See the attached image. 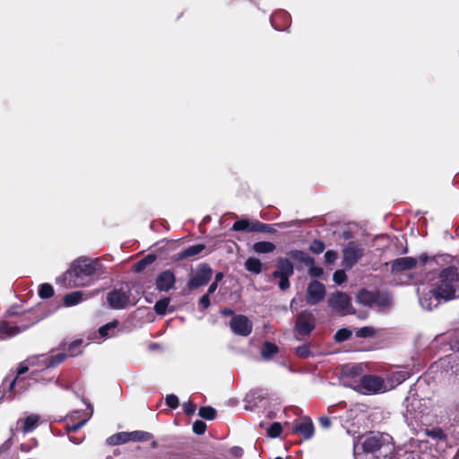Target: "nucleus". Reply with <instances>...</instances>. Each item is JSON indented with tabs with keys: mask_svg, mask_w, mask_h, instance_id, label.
Instances as JSON below:
<instances>
[{
	"mask_svg": "<svg viewBox=\"0 0 459 459\" xmlns=\"http://www.w3.org/2000/svg\"><path fill=\"white\" fill-rule=\"evenodd\" d=\"M424 264L438 273L429 279V286L435 287L436 294L443 301L459 299V267L450 265L452 256L440 255L431 258L420 256Z\"/></svg>",
	"mask_w": 459,
	"mask_h": 459,
	"instance_id": "obj_1",
	"label": "nucleus"
},
{
	"mask_svg": "<svg viewBox=\"0 0 459 459\" xmlns=\"http://www.w3.org/2000/svg\"><path fill=\"white\" fill-rule=\"evenodd\" d=\"M103 266L99 258L81 256L75 259L65 273L71 287H88L102 278Z\"/></svg>",
	"mask_w": 459,
	"mask_h": 459,
	"instance_id": "obj_2",
	"label": "nucleus"
},
{
	"mask_svg": "<svg viewBox=\"0 0 459 459\" xmlns=\"http://www.w3.org/2000/svg\"><path fill=\"white\" fill-rule=\"evenodd\" d=\"M34 382V377L16 376L9 381L7 391L4 393L2 398L5 401H12L16 397H20L32 385Z\"/></svg>",
	"mask_w": 459,
	"mask_h": 459,
	"instance_id": "obj_3",
	"label": "nucleus"
},
{
	"mask_svg": "<svg viewBox=\"0 0 459 459\" xmlns=\"http://www.w3.org/2000/svg\"><path fill=\"white\" fill-rule=\"evenodd\" d=\"M405 411L403 418L408 426L422 421L427 408H422L421 400L416 397H407L404 401Z\"/></svg>",
	"mask_w": 459,
	"mask_h": 459,
	"instance_id": "obj_4",
	"label": "nucleus"
},
{
	"mask_svg": "<svg viewBox=\"0 0 459 459\" xmlns=\"http://www.w3.org/2000/svg\"><path fill=\"white\" fill-rule=\"evenodd\" d=\"M294 273V266L289 258L280 257L277 259L276 270L273 276L279 279V288L285 290L290 288V277Z\"/></svg>",
	"mask_w": 459,
	"mask_h": 459,
	"instance_id": "obj_5",
	"label": "nucleus"
},
{
	"mask_svg": "<svg viewBox=\"0 0 459 459\" xmlns=\"http://www.w3.org/2000/svg\"><path fill=\"white\" fill-rule=\"evenodd\" d=\"M66 358L64 352L56 353L51 351L48 354H39L28 359V363L30 366H38L40 368H49L59 365Z\"/></svg>",
	"mask_w": 459,
	"mask_h": 459,
	"instance_id": "obj_6",
	"label": "nucleus"
},
{
	"mask_svg": "<svg viewBox=\"0 0 459 459\" xmlns=\"http://www.w3.org/2000/svg\"><path fill=\"white\" fill-rule=\"evenodd\" d=\"M360 386L365 394L385 393L394 387V385L390 387L387 386L382 377L374 375H365L361 377Z\"/></svg>",
	"mask_w": 459,
	"mask_h": 459,
	"instance_id": "obj_7",
	"label": "nucleus"
},
{
	"mask_svg": "<svg viewBox=\"0 0 459 459\" xmlns=\"http://www.w3.org/2000/svg\"><path fill=\"white\" fill-rule=\"evenodd\" d=\"M212 276V270L211 266L205 263L201 264L195 269L194 274L187 281V288L189 290H195L201 286L206 285Z\"/></svg>",
	"mask_w": 459,
	"mask_h": 459,
	"instance_id": "obj_8",
	"label": "nucleus"
},
{
	"mask_svg": "<svg viewBox=\"0 0 459 459\" xmlns=\"http://www.w3.org/2000/svg\"><path fill=\"white\" fill-rule=\"evenodd\" d=\"M107 301L113 309H123L129 305H134L136 302L130 299V291L123 289L113 290L107 295Z\"/></svg>",
	"mask_w": 459,
	"mask_h": 459,
	"instance_id": "obj_9",
	"label": "nucleus"
},
{
	"mask_svg": "<svg viewBox=\"0 0 459 459\" xmlns=\"http://www.w3.org/2000/svg\"><path fill=\"white\" fill-rule=\"evenodd\" d=\"M315 328V316L309 311H301L296 320L295 331L299 335H308Z\"/></svg>",
	"mask_w": 459,
	"mask_h": 459,
	"instance_id": "obj_10",
	"label": "nucleus"
},
{
	"mask_svg": "<svg viewBox=\"0 0 459 459\" xmlns=\"http://www.w3.org/2000/svg\"><path fill=\"white\" fill-rule=\"evenodd\" d=\"M359 453H377L385 451H393L389 445H385L382 439L377 435L366 437L359 446Z\"/></svg>",
	"mask_w": 459,
	"mask_h": 459,
	"instance_id": "obj_11",
	"label": "nucleus"
},
{
	"mask_svg": "<svg viewBox=\"0 0 459 459\" xmlns=\"http://www.w3.org/2000/svg\"><path fill=\"white\" fill-rule=\"evenodd\" d=\"M327 302L333 311L347 314L351 305V299L346 293L336 291L330 294Z\"/></svg>",
	"mask_w": 459,
	"mask_h": 459,
	"instance_id": "obj_12",
	"label": "nucleus"
},
{
	"mask_svg": "<svg viewBox=\"0 0 459 459\" xmlns=\"http://www.w3.org/2000/svg\"><path fill=\"white\" fill-rule=\"evenodd\" d=\"M230 326L235 334L245 337L249 335L253 329L252 322L243 315L233 316Z\"/></svg>",
	"mask_w": 459,
	"mask_h": 459,
	"instance_id": "obj_13",
	"label": "nucleus"
},
{
	"mask_svg": "<svg viewBox=\"0 0 459 459\" xmlns=\"http://www.w3.org/2000/svg\"><path fill=\"white\" fill-rule=\"evenodd\" d=\"M325 287L320 281H312L307 289V301L310 305H316L322 301L325 296Z\"/></svg>",
	"mask_w": 459,
	"mask_h": 459,
	"instance_id": "obj_14",
	"label": "nucleus"
},
{
	"mask_svg": "<svg viewBox=\"0 0 459 459\" xmlns=\"http://www.w3.org/2000/svg\"><path fill=\"white\" fill-rule=\"evenodd\" d=\"M363 255V248L355 242H349L343 248V262L345 266L352 267Z\"/></svg>",
	"mask_w": 459,
	"mask_h": 459,
	"instance_id": "obj_15",
	"label": "nucleus"
},
{
	"mask_svg": "<svg viewBox=\"0 0 459 459\" xmlns=\"http://www.w3.org/2000/svg\"><path fill=\"white\" fill-rule=\"evenodd\" d=\"M429 287V290L423 292L419 298L420 305L426 310H432L439 305L441 300H443L441 297H438L436 294L435 287Z\"/></svg>",
	"mask_w": 459,
	"mask_h": 459,
	"instance_id": "obj_16",
	"label": "nucleus"
},
{
	"mask_svg": "<svg viewBox=\"0 0 459 459\" xmlns=\"http://www.w3.org/2000/svg\"><path fill=\"white\" fill-rule=\"evenodd\" d=\"M156 288L160 291H169L174 288L176 277L172 271L166 270L161 272L156 278Z\"/></svg>",
	"mask_w": 459,
	"mask_h": 459,
	"instance_id": "obj_17",
	"label": "nucleus"
},
{
	"mask_svg": "<svg viewBox=\"0 0 459 459\" xmlns=\"http://www.w3.org/2000/svg\"><path fill=\"white\" fill-rule=\"evenodd\" d=\"M39 421V415L29 414L24 419H20L17 420L15 430L20 429L23 434H28L37 428Z\"/></svg>",
	"mask_w": 459,
	"mask_h": 459,
	"instance_id": "obj_18",
	"label": "nucleus"
},
{
	"mask_svg": "<svg viewBox=\"0 0 459 459\" xmlns=\"http://www.w3.org/2000/svg\"><path fill=\"white\" fill-rule=\"evenodd\" d=\"M35 322V320H32L27 325L12 326L9 325L8 323L3 321L0 323V334L2 335L3 338L13 337L18 333L28 329L30 325H34Z\"/></svg>",
	"mask_w": 459,
	"mask_h": 459,
	"instance_id": "obj_19",
	"label": "nucleus"
},
{
	"mask_svg": "<svg viewBox=\"0 0 459 459\" xmlns=\"http://www.w3.org/2000/svg\"><path fill=\"white\" fill-rule=\"evenodd\" d=\"M417 260L413 257L405 256L400 257L394 260L391 264V269L393 273H398L405 270H410L415 267Z\"/></svg>",
	"mask_w": 459,
	"mask_h": 459,
	"instance_id": "obj_20",
	"label": "nucleus"
},
{
	"mask_svg": "<svg viewBox=\"0 0 459 459\" xmlns=\"http://www.w3.org/2000/svg\"><path fill=\"white\" fill-rule=\"evenodd\" d=\"M354 456L355 459H392L393 451H381L377 453H359L358 445L354 446Z\"/></svg>",
	"mask_w": 459,
	"mask_h": 459,
	"instance_id": "obj_21",
	"label": "nucleus"
},
{
	"mask_svg": "<svg viewBox=\"0 0 459 459\" xmlns=\"http://www.w3.org/2000/svg\"><path fill=\"white\" fill-rule=\"evenodd\" d=\"M99 293V290L92 292L91 294L85 295L82 291H73L65 295L64 297V305L65 307H73L78 305L82 301L87 299L89 297L93 296L94 294Z\"/></svg>",
	"mask_w": 459,
	"mask_h": 459,
	"instance_id": "obj_22",
	"label": "nucleus"
},
{
	"mask_svg": "<svg viewBox=\"0 0 459 459\" xmlns=\"http://www.w3.org/2000/svg\"><path fill=\"white\" fill-rule=\"evenodd\" d=\"M293 431L307 439L310 438L314 434L313 422L308 419L303 420L293 426Z\"/></svg>",
	"mask_w": 459,
	"mask_h": 459,
	"instance_id": "obj_23",
	"label": "nucleus"
},
{
	"mask_svg": "<svg viewBox=\"0 0 459 459\" xmlns=\"http://www.w3.org/2000/svg\"><path fill=\"white\" fill-rule=\"evenodd\" d=\"M287 255L289 256V259L303 263L306 265L312 264V263L314 262V258L302 250H290L287 253Z\"/></svg>",
	"mask_w": 459,
	"mask_h": 459,
	"instance_id": "obj_24",
	"label": "nucleus"
},
{
	"mask_svg": "<svg viewBox=\"0 0 459 459\" xmlns=\"http://www.w3.org/2000/svg\"><path fill=\"white\" fill-rule=\"evenodd\" d=\"M205 249V245L196 244L190 246L178 254L179 259H185L200 255Z\"/></svg>",
	"mask_w": 459,
	"mask_h": 459,
	"instance_id": "obj_25",
	"label": "nucleus"
},
{
	"mask_svg": "<svg viewBox=\"0 0 459 459\" xmlns=\"http://www.w3.org/2000/svg\"><path fill=\"white\" fill-rule=\"evenodd\" d=\"M374 300V307H377L380 310L388 308L391 305L392 299L389 294L385 292H376Z\"/></svg>",
	"mask_w": 459,
	"mask_h": 459,
	"instance_id": "obj_26",
	"label": "nucleus"
},
{
	"mask_svg": "<svg viewBox=\"0 0 459 459\" xmlns=\"http://www.w3.org/2000/svg\"><path fill=\"white\" fill-rule=\"evenodd\" d=\"M376 292L361 290L357 294V301L364 306L374 307Z\"/></svg>",
	"mask_w": 459,
	"mask_h": 459,
	"instance_id": "obj_27",
	"label": "nucleus"
},
{
	"mask_svg": "<svg viewBox=\"0 0 459 459\" xmlns=\"http://www.w3.org/2000/svg\"><path fill=\"white\" fill-rule=\"evenodd\" d=\"M263 267V263L255 257H248L245 262L246 270L254 274L261 273Z\"/></svg>",
	"mask_w": 459,
	"mask_h": 459,
	"instance_id": "obj_28",
	"label": "nucleus"
},
{
	"mask_svg": "<svg viewBox=\"0 0 459 459\" xmlns=\"http://www.w3.org/2000/svg\"><path fill=\"white\" fill-rule=\"evenodd\" d=\"M275 245L269 241L255 242L253 246L254 251L258 254L272 253L275 249Z\"/></svg>",
	"mask_w": 459,
	"mask_h": 459,
	"instance_id": "obj_29",
	"label": "nucleus"
},
{
	"mask_svg": "<svg viewBox=\"0 0 459 459\" xmlns=\"http://www.w3.org/2000/svg\"><path fill=\"white\" fill-rule=\"evenodd\" d=\"M127 442H129L128 432H118L107 439V444L109 446H117Z\"/></svg>",
	"mask_w": 459,
	"mask_h": 459,
	"instance_id": "obj_30",
	"label": "nucleus"
},
{
	"mask_svg": "<svg viewBox=\"0 0 459 459\" xmlns=\"http://www.w3.org/2000/svg\"><path fill=\"white\" fill-rule=\"evenodd\" d=\"M129 441H148L153 437L152 434L143 430H134L128 432Z\"/></svg>",
	"mask_w": 459,
	"mask_h": 459,
	"instance_id": "obj_31",
	"label": "nucleus"
},
{
	"mask_svg": "<svg viewBox=\"0 0 459 459\" xmlns=\"http://www.w3.org/2000/svg\"><path fill=\"white\" fill-rule=\"evenodd\" d=\"M254 222H249L247 220L242 219L233 223L231 230L234 231H248L254 232Z\"/></svg>",
	"mask_w": 459,
	"mask_h": 459,
	"instance_id": "obj_32",
	"label": "nucleus"
},
{
	"mask_svg": "<svg viewBox=\"0 0 459 459\" xmlns=\"http://www.w3.org/2000/svg\"><path fill=\"white\" fill-rule=\"evenodd\" d=\"M278 352V347L270 342H265L261 349V355L264 359H269Z\"/></svg>",
	"mask_w": 459,
	"mask_h": 459,
	"instance_id": "obj_33",
	"label": "nucleus"
},
{
	"mask_svg": "<svg viewBox=\"0 0 459 459\" xmlns=\"http://www.w3.org/2000/svg\"><path fill=\"white\" fill-rule=\"evenodd\" d=\"M425 434L436 440H445L446 438V434L440 428L427 429H425Z\"/></svg>",
	"mask_w": 459,
	"mask_h": 459,
	"instance_id": "obj_34",
	"label": "nucleus"
},
{
	"mask_svg": "<svg viewBox=\"0 0 459 459\" xmlns=\"http://www.w3.org/2000/svg\"><path fill=\"white\" fill-rule=\"evenodd\" d=\"M82 340H75L72 342L67 349V352H64L66 357H74L78 355L82 352L81 346H82Z\"/></svg>",
	"mask_w": 459,
	"mask_h": 459,
	"instance_id": "obj_35",
	"label": "nucleus"
},
{
	"mask_svg": "<svg viewBox=\"0 0 459 459\" xmlns=\"http://www.w3.org/2000/svg\"><path fill=\"white\" fill-rule=\"evenodd\" d=\"M118 325V322L117 321H113V322H110L103 326H101L100 329H99V333L100 335L102 337V338H108V337H111L113 336L114 334L113 333H109V331H113L115 330Z\"/></svg>",
	"mask_w": 459,
	"mask_h": 459,
	"instance_id": "obj_36",
	"label": "nucleus"
},
{
	"mask_svg": "<svg viewBox=\"0 0 459 459\" xmlns=\"http://www.w3.org/2000/svg\"><path fill=\"white\" fill-rule=\"evenodd\" d=\"M199 416L207 420H212L216 417V410L211 406H204L199 409Z\"/></svg>",
	"mask_w": 459,
	"mask_h": 459,
	"instance_id": "obj_37",
	"label": "nucleus"
},
{
	"mask_svg": "<svg viewBox=\"0 0 459 459\" xmlns=\"http://www.w3.org/2000/svg\"><path fill=\"white\" fill-rule=\"evenodd\" d=\"M361 372V367L358 364L346 365L342 368V373L347 377L359 376Z\"/></svg>",
	"mask_w": 459,
	"mask_h": 459,
	"instance_id": "obj_38",
	"label": "nucleus"
},
{
	"mask_svg": "<svg viewBox=\"0 0 459 459\" xmlns=\"http://www.w3.org/2000/svg\"><path fill=\"white\" fill-rule=\"evenodd\" d=\"M54 295V289L48 283H42L39 288V296L41 299H49Z\"/></svg>",
	"mask_w": 459,
	"mask_h": 459,
	"instance_id": "obj_39",
	"label": "nucleus"
},
{
	"mask_svg": "<svg viewBox=\"0 0 459 459\" xmlns=\"http://www.w3.org/2000/svg\"><path fill=\"white\" fill-rule=\"evenodd\" d=\"M169 304V299L165 298L160 299L154 305V310L158 315L164 316L167 313V309Z\"/></svg>",
	"mask_w": 459,
	"mask_h": 459,
	"instance_id": "obj_40",
	"label": "nucleus"
},
{
	"mask_svg": "<svg viewBox=\"0 0 459 459\" xmlns=\"http://www.w3.org/2000/svg\"><path fill=\"white\" fill-rule=\"evenodd\" d=\"M410 372L406 370L396 371L392 374L391 379L394 385H400L410 377Z\"/></svg>",
	"mask_w": 459,
	"mask_h": 459,
	"instance_id": "obj_41",
	"label": "nucleus"
},
{
	"mask_svg": "<svg viewBox=\"0 0 459 459\" xmlns=\"http://www.w3.org/2000/svg\"><path fill=\"white\" fill-rule=\"evenodd\" d=\"M254 232L274 233L276 230L269 224L260 221H254Z\"/></svg>",
	"mask_w": 459,
	"mask_h": 459,
	"instance_id": "obj_42",
	"label": "nucleus"
},
{
	"mask_svg": "<svg viewBox=\"0 0 459 459\" xmlns=\"http://www.w3.org/2000/svg\"><path fill=\"white\" fill-rule=\"evenodd\" d=\"M282 431V427L279 422H273L267 429L268 437L272 438L278 437Z\"/></svg>",
	"mask_w": 459,
	"mask_h": 459,
	"instance_id": "obj_43",
	"label": "nucleus"
},
{
	"mask_svg": "<svg viewBox=\"0 0 459 459\" xmlns=\"http://www.w3.org/2000/svg\"><path fill=\"white\" fill-rule=\"evenodd\" d=\"M351 334H352V333L351 330L342 328L336 332V333L334 334V340L339 342H344V341L349 340L351 338Z\"/></svg>",
	"mask_w": 459,
	"mask_h": 459,
	"instance_id": "obj_44",
	"label": "nucleus"
},
{
	"mask_svg": "<svg viewBox=\"0 0 459 459\" xmlns=\"http://www.w3.org/2000/svg\"><path fill=\"white\" fill-rule=\"evenodd\" d=\"M376 331L371 326H364L357 330L356 336L359 338H368L375 334Z\"/></svg>",
	"mask_w": 459,
	"mask_h": 459,
	"instance_id": "obj_45",
	"label": "nucleus"
},
{
	"mask_svg": "<svg viewBox=\"0 0 459 459\" xmlns=\"http://www.w3.org/2000/svg\"><path fill=\"white\" fill-rule=\"evenodd\" d=\"M325 248V246L324 242L318 239L314 240L309 247V250L314 254H321L324 252Z\"/></svg>",
	"mask_w": 459,
	"mask_h": 459,
	"instance_id": "obj_46",
	"label": "nucleus"
},
{
	"mask_svg": "<svg viewBox=\"0 0 459 459\" xmlns=\"http://www.w3.org/2000/svg\"><path fill=\"white\" fill-rule=\"evenodd\" d=\"M295 353L300 358H308L311 356V351L309 350V346L307 344L299 346L295 349Z\"/></svg>",
	"mask_w": 459,
	"mask_h": 459,
	"instance_id": "obj_47",
	"label": "nucleus"
},
{
	"mask_svg": "<svg viewBox=\"0 0 459 459\" xmlns=\"http://www.w3.org/2000/svg\"><path fill=\"white\" fill-rule=\"evenodd\" d=\"M205 430H206V424L203 420H197L193 423L194 433H195L197 435H202L205 432Z\"/></svg>",
	"mask_w": 459,
	"mask_h": 459,
	"instance_id": "obj_48",
	"label": "nucleus"
},
{
	"mask_svg": "<svg viewBox=\"0 0 459 459\" xmlns=\"http://www.w3.org/2000/svg\"><path fill=\"white\" fill-rule=\"evenodd\" d=\"M307 266L309 267L308 273H309V275L312 277H320L324 273V270L322 267L316 266L315 264V261L312 263V264H307Z\"/></svg>",
	"mask_w": 459,
	"mask_h": 459,
	"instance_id": "obj_49",
	"label": "nucleus"
},
{
	"mask_svg": "<svg viewBox=\"0 0 459 459\" xmlns=\"http://www.w3.org/2000/svg\"><path fill=\"white\" fill-rule=\"evenodd\" d=\"M166 404L171 409H177L179 405V401L177 395L168 394L165 399Z\"/></svg>",
	"mask_w": 459,
	"mask_h": 459,
	"instance_id": "obj_50",
	"label": "nucleus"
},
{
	"mask_svg": "<svg viewBox=\"0 0 459 459\" xmlns=\"http://www.w3.org/2000/svg\"><path fill=\"white\" fill-rule=\"evenodd\" d=\"M346 273L343 270H337L333 273V280L337 284H342L346 281Z\"/></svg>",
	"mask_w": 459,
	"mask_h": 459,
	"instance_id": "obj_51",
	"label": "nucleus"
},
{
	"mask_svg": "<svg viewBox=\"0 0 459 459\" xmlns=\"http://www.w3.org/2000/svg\"><path fill=\"white\" fill-rule=\"evenodd\" d=\"M183 410L186 414L192 415L195 413L196 406L191 401H187L183 403Z\"/></svg>",
	"mask_w": 459,
	"mask_h": 459,
	"instance_id": "obj_52",
	"label": "nucleus"
},
{
	"mask_svg": "<svg viewBox=\"0 0 459 459\" xmlns=\"http://www.w3.org/2000/svg\"><path fill=\"white\" fill-rule=\"evenodd\" d=\"M338 258V255L333 250H328L325 254V260L327 264H333Z\"/></svg>",
	"mask_w": 459,
	"mask_h": 459,
	"instance_id": "obj_53",
	"label": "nucleus"
},
{
	"mask_svg": "<svg viewBox=\"0 0 459 459\" xmlns=\"http://www.w3.org/2000/svg\"><path fill=\"white\" fill-rule=\"evenodd\" d=\"M209 293L203 295L199 299V305L203 309H206L210 307L211 301Z\"/></svg>",
	"mask_w": 459,
	"mask_h": 459,
	"instance_id": "obj_54",
	"label": "nucleus"
},
{
	"mask_svg": "<svg viewBox=\"0 0 459 459\" xmlns=\"http://www.w3.org/2000/svg\"><path fill=\"white\" fill-rule=\"evenodd\" d=\"M30 364L28 363V359L22 362L18 368L16 376L23 377V375L29 370Z\"/></svg>",
	"mask_w": 459,
	"mask_h": 459,
	"instance_id": "obj_55",
	"label": "nucleus"
},
{
	"mask_svg": "<svg viewBox=\"0 0 459 459\" xmlns=\"http://www.w3.org/2000/svg\"><path fill=\"white\" fill-rule=\"evenodd\" d=\"M319 425L325 429H328L331 427V420L327 416H321L318 419Z\"/></svg>",
	"mask_w": 459,
	"mask_h": 459,
	"instance_id": "obj_56",
	"label": "nucleus"
},
{
	"mask_svg": "<svg viewBox=\"0 0 459 459\" xmlns=\"http://www.w3.org/2000/svg\"><path fill=\"white\" fill-rule=\"evenodd\" d=\"M87 420H88L85 419V420H81L80 422H78L76 424H73L71 426H68L67 427V431L68 432H75V431H77L79 429H81L82 427H83L86 424Z\"/></svg>",
	"mask_w": 459,
	"mask_h": 459,
	"instance_id": "obj_57",
	"label": "nucleus"
},
{
	"mask_svg": "<svg viewBox=\"0 0 459 459\" xmlns=\"http://www.w3.org/2000/svg\"><path fill=\"white\" fill-rule=\"evenodd\" d=\"M146 264H144V262H143V260L141 259L140 261H138L136 264H134V271L135 273H141L142 271H143L145 268H146Z\"/></svg>",
	"mask_w": 459,
	"mask_h": 459,
	"instance_id": "obj_58",
	"label": "nucleus"
},
{
	"mask_svg": "<svg viewBox=\"0 0 459 459\" xmlns=\"http://www.w3.org/2000/svg\"><path fill=\"white\" fill-rule=\"evenodd\" d=\"M11 446H12V442L10 439L4 442L0 446V455L7 452L11 448Z\"/></svg>",
	"mask_w": 459,
	"mask_h": 459,
	"instance_id": "obj_59",
	"label": "nucleus"
},
{
	"mask_svg": "<svg viewBox=\"0 0 459 459\" xmlns=\"http://www.w3.org/2000/svg\"><path fill=\"white\" fill-rule=\"evenodd\" d=\"M156 259V256L154 255H147L145 257H143L142 260L144 262L146 265L152 264Z\"/></svg>",
	"mask_w": 459,
	"mask_h": 459,
	"instance_id": "obj_60",
	"label": "nucleus"
},
{
	"mask_svg": "<svg viewBox=\"0 0 459 459\" xmlns=\"http://www.w3.org/2000/svg\"><path fill=\"white\" fill-rule=\"evenodd\" d=\"M218 288V283L213 281L210 286H209V289H208V292L209 295L210 294H212Z\"/></svg>",
	"mask_w": 459,
	"mask_h": 459,
	"instance_id": "obj_61",
	"label": "nucleus"
},
{
	"mask_svg": "<svg viewBox=\"0 0 459 459\" xmlns=\"http://www.w3.org/2000/svg\"><path fill=\"white\" fill-rule=\"evenodd\" d=\"M221 314L225 316H234V312L232 309L230 308H224L221 310Z\"/></svg>",
	"mask_w": 459,
	"mask_h": 459,
	"instance_id": "obj_62",
	"label": "nucleus"
},
{
	"mask_svg": "<svg viewBox=\"0 0 459 459\" xmlns=\"http://www.w3.org/2000/svg\"><path fill=\"white\" fill-rule=\"evenodd\" d=\"M69 440L74 443V444H81L82 441V437H69Z\"/></svg>",
	"mask_w": 459,
	"mask_h": 459,
	"instance_id": "obj_63",
	"label": "nucleus"
},
{
	"mask_svg": "<svg viewBox=\"0 0 459 459\" xmlns=\"http://www.w3.org/2000/svg\"><path fill=\"white\" fill-rule=\"evenodd\" d=\"M223 278V273H218L216 275H215V282H219L220 281H221Z\"/></svg>",
	"mask_w": 459,
	"mask_h": 459,
	"instance_id": "obj_64",
	"label": "nucleus"
}]
</instances>
